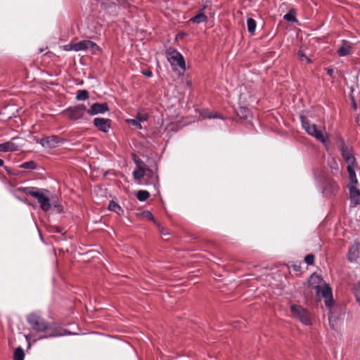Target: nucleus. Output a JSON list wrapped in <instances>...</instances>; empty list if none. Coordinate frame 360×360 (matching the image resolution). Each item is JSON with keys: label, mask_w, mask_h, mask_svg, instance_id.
Returning <instances> with one entry per match:
<instances>
[{"label": "nucleus", "mask_w": 360, "mask_h": 360, "mask_svg": "<svg viewBox=\"0 0 360 360\" xmlns=\"http://www.w3.org/2000/svg\"><path fill=\"white\" fill-rule=\"evenodd\" d=\"M302 127L306 132L314 137L317 141L322 143L325 146H327L328 141V136L319 129L315 124L311 123L304 116H300Z\"/></svg>", "instance_id": "f257e3e1"}, {"label": "nucleus", "mask_w": 360, "mask_h": 360, "mask_svg": "<svg viewBox=\"0 0 360 360\" xmlns=\"http://www.w3.org/2000/svg\"><path fill=\"white\" fill-rule=\"evenodd\" d=\"M203 117H206V118H221V119H224L223 117H221V116H219L217 114L212 113V112L206 114V115H203Z\"/></svg>", "instance_id": "e433bc0d"}, {"label": "nucleus", "mask_w": 360, "mask_h": 360, "mask_svg": "<svg viewBox=\"0 0 360 360\" xmlns=\"http://www.w3.org/2000/svg\"><path fill=\"white\" fill-rule=\"evenodd\" d=\"M359 255V243H354L349 248L347 259L349 262H356Z\"/></svg>", "instance_id": "dca6fc26"}, {"label": "nucleus", "mask_w": 360, "mask_h": 360, "mask_svg": "<svg viewBox=\"0 0 360 360\" xmlns=\"http://www.w3.org/2000/svg\"><path fill=\"white\" fill-rule=\"evenodd\" d=\"M168 61L172 66H178L184 71L186 70V63L183 56L176 50L169 48L166 51Z\"/></svg>", "instance_id": "20e7f679"}, {"label": "nucleus", "mask_w": 360, "mask_h": 360, "mask_svg": "<svg viewBox=\"0 0 360 360\" xmlns=\"http://www.w3.org/2000/svg\"><path fill=\"white\" fill-rule=\"evenodd\" d=\"M352 44L346 40L342 41L341 45L338 49V53L340 56H346L352 53Z\"/></svg>", "instance_id": "6ab92c4d"}, {"label": "nucleus", "mask_w": 360, "mask_h": 360, "mask_svg": "<svg viewBox=\"0 0 360 360\" xmlns=\"http://www.w3.org/2000/svg\"><path fill=\"white\" fill-rule=\"evenodd\" d=\"M297 56H298V58H300V60H301L302 61L306 60L307 63L311 62L310 59L307 56V55L304 53V52L302 50H300L297 52Z\"/></svg>", "instance_id": "7c9ffc66"}, {"label": "nucleus", "mask_w": 360, "mask_h": 360, "mask_svg": "<svg viewBox=\"0 0 360 360\" xmlns=\"http://www.w3.org/2000/svg\"><path fill=\"white\" fill-rule=\"evenodd\" d=\"M35 163L32 161L26 162L22 164V167L26 168V169H34L35 168Z\"/></svg>", "instance_id": "f704fd0d"}, {"label": "nucleus", "mask_w": 360, "mask_h": 360, "mask_svg": "<svg viewBox=\"0 0 360 360\" xmlns=\"http://www.w3.org/2000/svg\"><path fill=\"white\" fill-rule=\"evenodd\" d=\"M247 25L248 32L252 34H255L257 25L256 21L252 18H248L247 20Z\"/></svg>", "instance_id": "b1692460"}, {"label": "nucleus", "mask_w": 360, "mask_h": 360, "mask_svg": "<svg viewBox=\"0 0 360 360\" xmlns=\"http://www.w3.org/2000/svg\"><path fill=\"white\" fill-rule=\"evenodd\" d=\"M290 309L294 316L297 318L302 323L305 325L311 324L309 314L303 307L299 305H292Z\"/></svg>", "instance_id": "0eeeda50"}, {"label": "nucleus", "mask_w": 360, "mask_h": 360, "mask_svg": "<svg viewBox=\"0 0 360 360\" xmlns=\"http://www.w3.org/2000/svg\"><path fill=\"white\" fill-rule=\"evenodd\" d=\"M157 226H158L159 231L162 234H163V235L167 234V232L166 231V230L164 227L161 226L158 223Z\"/></svg>", "instance_id": "4c0bfd02"}, {"label": "nucleus", "mask_w": 360, "mask_h": 360, "mask_svg": "<svg viewBox=\"0 0 360 360\" xmlns=\"http://www.w3.org/2000/svg\"><path fill=\"white\" fill-rule=\"evenodd\" d=\"M136 169L133 172V176L135 179L140 181L146 174V165L141 160H136Z\"/></svg>", "instance_id": "9b49d317"}, {"label": "nucleus", "mask_w": 360, "mask_h": 360, "mask_svg": "<svg viewBox=\"0 0 360 360\" xmlns=\"http://www.w3.org/2000/svg\"><path fill=\"white\" fill-rule=\"evenodd\" d=\"M304 261L308 265H312L314 261V255L312 254L307 255L304 257Z\"/></svg>", "instance_id": "72a5a7b5"}, {"label": "nucleus", "mask_w": 360, "mask_h": 360, "mask_svg": "<svg viewBox=\"0 0 360 360\" xmlns=\"http://www.w3.org/2000/svg\"><path fill=\"white\" fill-rule=\"evenodd\" d=\"M127 122L128 124L135 126L136 127H137L139 129L142 128V126H141L140 122L139 120H137L136 118L127 120Z\"/></svg>", "instance_id": "2f4dec72"}, {"label": "nucleus", "mask_w": 360, "mask_h": 360, "mask_svg": "<svg viewBox=\"0 0 360 360\" xmlns=\"http://www.w3.org/2000/svg\"><path fill=\"white\" fill-rule=\"evenodd\" d=\"M110 120L108 119L96 117L94 120V125L101 131L107 132L110 127Z\"/></svg>", "instance_id": "f3484780"}, {"label": "nucleus", "mask_w": 360, "mask_h": 360, "mask_svg": "<svg viewBox=\"0 0 360 360\" xmlns=\"http://www.w3.org/2000/svg\"><path fill=\"white\" fill-rule=\"evenodd\" d=\"M316 295L319 299H324V302L327 307H332L333 302L332 290L328 284L326 283L324 285L316 290Z\"/></svg>", "instance_id": "39448f33"}, {"label": "nucleus", "mask_w": 360, "mask_h": 360, "mask_svg": "<svg viewBox=\"0 0 360 360\" xmlns=\"http://www.w3.org/2000/svg\"><path fill=\"white\" fill-rule=\"evenodd\" d=\"M237 116L242 120H247L250 115V110L246 107H240L236 110Z\"/></svg>", "instance_id": "412c9836"}, {"label": "nucleus", "mask_w": 360, "mask_h": 360, "mask_svg": "<svg viewBox=\"0 0 360 360\" xmlns=\"http://www.w3.org/2000/svg\"><path fill=\"white\" fill-rule=\"evenodd\" d=\"M187 85L188 86H191V82L190 81L187 82Z\"/></svg>", "instance_id": "37998d69"}, {"label": "nucleus", "mask_w": 360, "mask_h": 360, "mask_svg": "<svg viewBox=\"0 0 360 360\" xmlns=\"http://www.w3.org/2000/svg\"><path fill=\"white\" fill-rule=\"evenodd\" d=\"M108 209L110 211L116 212L119 215L123 214V212H124V211L121 208V207L117 203L114 202L113 200L110 202L109 205H108Z\"/></svg>", "instance_id": "4be33fe9"}, {"label": "nucleus", "mask_w": 360, "mask_h": 360, "mask_svg": "<svg viewBox=\"0 0 360 360\" xmlns=\"http://www.w3.org/2000/svg\"><path fill=\"white\" fill-rule=\"evenodd\" d=\"M25 353L21 347H18L14 352V360H24Z\"/></svg>", "instance_id": "c85d7f7f"}, {"label": "nucleus", "mask_w": 360, "mask_h": 360, "mask_svg": "<svg viewBox=\"0 0 360 360\" xmlns=\"http://www.w3.org/2000/svg\"><path fill=\"white\" fill-rule=\"evenodd\" d=\"M341 155L347 166H352L356 165V158H354L353 150L351 148L342 144L340 148Z\"/></svg>", "instance_id": "9d476101"}, {"label": "nucleus", "mask_w": 360, "mask_h": 360, "mask_svg": "<svg viewBox=\"0 0 360 360\" xmlns=\"http://www.w3.org/2000/svg\"><path fill=\"white\" fill-rule=\"evenodd\" d=\"M87 109L84 104H79L73 108H70L65 111L68 117L72 120H77L83 117Z\"/></svg>", "instance_id": "423d86ee"}, {"label": "nucleus", "mask_w": 360, "mask_h": 360, "mask_svg": "<svg viewBox=\"0 0 360 360\" xmlns=\"http://www.w3.org/2000/svg\"><path fill=\"white\" fill-rule=\"evenodd\" d=\"M146 175L151 179L152 184H155L158 182V176L156 172H153V170L147 168Z\"/></svg>", "instance_id": "a878e982"}, {"label": "nucleus", "mask_w": 360, "mask_h": 360, "mask_svg": "<svg viewBox=\"0 0 360 360\" xmlns=\"http://www.w3.org/2000/svg\"><path fill=\"white\" fill-rule=\"evenodd\" d=\"M75 44L71 43L63 46V49L67 51H75Z\"/></svg>", "instance_id": "c9c22d12"}, {"label": "nucleus", "mask_w": 360, "mask_h": 360, "mask_svg": "<svg viewBox=\"0 0 360 360\" xmlns=\"http://www.w3.org/2000/svg\"><path fill=\"white\" fill-rule=\"evenodd\" d=\"M60 335H62V334L61 333H53V334H50L49 336L54 337V336Z\"/></svg>", "instance_id": "ea45409f"}, {"label": "nucleus", "mask_w": 360, "mask_h": 360, "mask_svg": "<svg viewBox=\"0 0 360 360\" xmlns=\"http://www.w3.org/2000/svg\"><path fill=\"white\" fill-rule=\"evenodd\" d=\"M23 192L28 195H31L36 198L40 205V207L45 212L51 209V202L49 198L46 195L44 192L36 188H23Z\"/></svg>", "instance_id": "f03ea898"}, {"label": "nucleus", "mask_w": 360, "mask_h": 360, "mask_svg": "<svg viewBox=\"0 0 360 360\" xmlns=\"http://www.w3.org/2000/svg\"><path fill=\"white\" fill-rule=\"evenodd\" d=\"M349 191V199L353 206L360 205V191L357 188V186H348Z\"/></svg>", "instance_id": "ddd939ff"}, {"label": "nucleus", "mask_w": 360, "mask_h": 360, "mask_svg": "<svg viewBox=\"0 0 360 360\" xmlns=\"http://www.w3.org/2000/svg\"><path fill=\"white\" fill-rule=\"evenodd\" d=\"M338 189V184L334 180L328 179L326 182L323 192L326 196H330L331 195L336 193Z\"/></svg>", "instance_id": "4468645a"}, {"label": "nucleus", "mask_w": 360, "mask_h": 360, "mask_svg": "<svg viewBox=\"0 0 360 360\" xmlns=\"http://www.w3.org/2000/svg\"><path fill=\"white\" fill-rule=\"evenodd\" d=\"M137 216L146 218L150 221H153L155 224H158V222L155 221L153 214L150 211L142 212L137 214Z\"/></svg>", "instance_id": "393cba45"}, {"label": "nucleus", "mask_w": 360, "mask_h": 360, "mask_svg": "<svg viewBox=\"0 0 360 360\" xmlns=\"http://www.w3.org/2000/svg\"><path fill=\"white\" fill-rule=\"evenodd\" d=\"M147 77H150L153 75V73L150 70H146L142 72Z\"/></svg>", "instance_id": "58836bf2"}, {"label": "nucleus", "mask_w": 360, "mask_h": 360, "mask_svg": "<svg viewBox=\"0 0 360 360\" xmlns=\"http://www.w3.org/2000/svg\"><path fill=\"white\" fill-rule=\"evenodd\" d=\"M333 70H331V69H328V70H327V72H328V74L329 75H330V76L333 75Z\"/></svg>", "instance_id": "a19ab883"}, {"label": "nucleus", "mask_w": 360, "mask_h": 360, "mask_svg": "<svg viewBox=\"0 0 360 360\" xmlns=\"http://www.w3.org/2000/svg\"><path fill=\"white\" fill-rule=\"evenodd\" d=\"M308 283L310 287L314 288L316 290L326 284L322 278L316 274H313L310 276Z\"/></svg>", "instance_id": "a211bd4d"}, {"label": "nucleus", "mask_w": 360, "mask_h": 360, "mask_svg": "<svg viewBox=\"0 0 360 360\" xmlns=\"http://www.w3.org/2000/svg\"><path fill=\"white\" fill-rule=\"evenodd\" d=\"M207 16L203 13H200L193 17L191 20L195 23H200L207 20Z\"/></svg>", "instance_id": "5701e85b"}, {"label": "nucleus", "mask_w": 360, "mask_h": 360, "mask_svg": "<svg viewBox=\"0 0 360 360\" xmlns=\"http://www.w3.org/2000/svg\"><path fill=\"white\" fill-rule=\"evenodd\" d=\"M357 167V164L356 165L352 166H347V170L349 174V184L348 186H357L358 185V180L356 178V175L355 173V168Z\"/></svg>", "instance_id": "aec40b11"}, {"label": "nucleus", "mask_w": 360, "mask_h": 360, "mask_svg": "<svg viewBox=\"0 0 360 360\" xmlns=\"http://www.w3.org/2000/svg\"><path fill=\"white\" fill-rule=\"evenodd\" d=\"M18 138L14 137L10 141L0 143V152H13L18 150V145L15 142Z\"/></svg>", "instance_id": "2eb2a0df"}, {"label": "nucleus", "mask_w": 360, "mask_h": 360, "mask_svg": "<svg viewBox=\"0 0 360 360\" xmlns=\"http://www.w3.org/2000/svg\"><path fill=\"white\" fill-rule=\"evenodd\" d=\"M89 98V92L86 90H79L77 91L76 98L78 101H86Z\"/></svg>", "instance_id": "bb28decb"}, {"label": "nucleus", "mask_w": 360, "mask_h": 360, "mask_svg": "<svg viewBox=\"0 0 360 360\" xmlns=\"http://www.w3.org/2000/svg\"><path fill=\"white\" fill-rule=\"evenodd\" d=\"M150 197V193L147 191H139L136 193V198L140 201H145Z\"/></svg>", "instance_id": "cd10ccee"}, {"label": "nucleus", "mask_w": 360, "mask_h": 360, "mask_svg": "<svg viewBox=\"0 0 360 360\" xmlns=\"http://www.w3.org/2000/svg\"><path fill=\"white\" fill-rule=\"evenodd\" d=\"M109 110L108 105L106 103H94L89 109L87 110V113L90 115H95L100 113H104Z\"/></svg>", "instance_id": "f8f14e48"}, {"label": "nucleus", "mask_w": 360, "mask_h": 360, "mask_svg": "<svg viewBox=\"0 0 360 360\" xmlns=\"http://www.w3.org/2000/svg\"><path fill=\"white\" fill-rule=\"evenodd\" d=\"M75 44V51H90L91 53H96L99 51V46L90 40H83Z\"/></svg>", "instance_id": "6e6552de"}, {"label": "nucleus", "mask_w": 360, "mask_h": 360, "mask_svg": "<svg viewBox=\"0 0 360 360\" xmlns=\"http://www.w3.org/2000/svg\"><path fill=\"white\" fill-rule=\"evenodd\" d=\"M4 163V160L0 159V166H3Z\"/></svg>", "instance_id": "79ce46f5"}, {"label": "nucleus", "mask_w": 360, "mask_h": 360, "mask_svg": "<svg viewBox=\"0 0 360 360\" xmlns=\"http://www.w3.org/2000/svg\"><path fill=\"white\" fill-rule=\"evenodd\" d=\"M26 319L32 328L37 332H46L49 329V323L36 312L28 314Z\"/></svg>", "instance_id": "7ed1b4c3"}, {"label": "nucleus", "mask_w": 360, "mask_h": 360, "mask_svg": "<svg viewBox=\"0 0 360 360\" xmlns=\"http://www.w3.org/2000/svg\"><path fill=\"white\" fill-rule=\"evenodd\" d=\"M63 139L58 136L53 135L41 139L39 143L44 148H54L63 142Z\"/></svg>", "instance_id": "1a4fd4ad"}, {"label": "nucleus", "mask_w": 360, "mask_h": 360, "mask_svg": "<svg viewBox=\"0 0 360 360\" xmlns=\"http://www.w3.org/2000/svg\"><path fill=\"white\" fill-rule=\"evenodd\" d=\"M148 114L145 112H139L136 117V119L141 122H144L148 120Z\"/></svg>", "instance_id": "473e14b6"}, {"label": "nucleus", "mask_w": 360, "mask_h": 360, "mask_svg": "<svg viewBox=\"0 0 360 360\" xmlns=\"http://www.w3.org/2000/svg\"><path fill=\"white\" fill-rule=\"evenodd\" d=\"M283 18L287 20V21H289V22H295L296 21V18H295V12L293 11H290L288 13H286Z\"/></svg>", "instance_id": "c756f323"}]
</instances>
